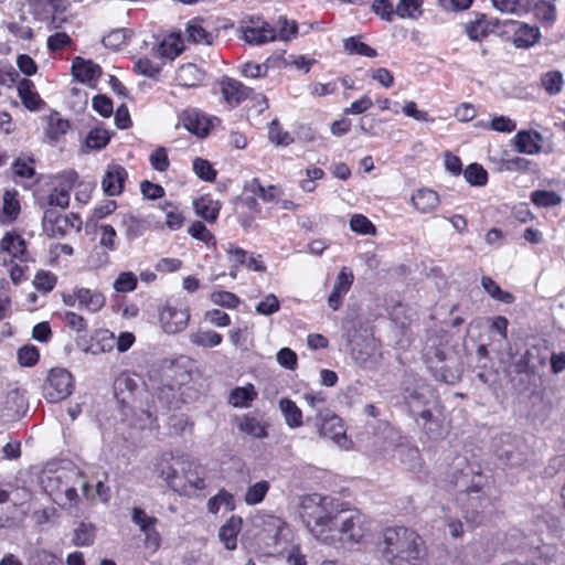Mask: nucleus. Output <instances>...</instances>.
<instances>
[{
  "label": "nucleus",
  "mask_w": 565,
  "mask_h": 565,
  "mask_svg": "<svg viewBox=\"0 0 565 565\" xmlns=\"http://www.w3.org/2000/svg\"><path fill=\"white\" fill-rule=\"evenodd\" d=\"M182 455L174 456L172 452H164L158 459L156 469L159 476L172 489V481L180 477V466L177 463Z\"/></svg>",
  "instance_id": "5701e85b"
},
{
  "label": "nucleus",
  "mask_w": 565,
  "mask_h": 565,
  "mask_svg": "<svg viewBox=\"0 0 565 565\" xmlns=\"http://www.w3.org/2000/svg\"><path fill=\"white\" fill-rule=\"evenodd\" d=\"M377 548L382 565H420L424 541L413 529L390 526L383 530Z\"/></svg>",
  "instance_id": "f03ea898"
},
{
  "label": "nucleus",
  "mask_w": 565,
  "mask_h": 565,
  "mask_svg": "<svg viewBox=\"0 0 565 565\" xmlns=\"http://www.w3.org/2000/svg\"><path fill=\"white\" fill-rule=\"evenodd\" d=\"M531 201L540 207L555 206L562 199L554 191L536 190L531 193Z\"/></svg>",
  "instance_id": "4d7b16f0"
},
{
  "label": "nucleus",
  "mask_w": 565,
  "mask_h": 565,
  "mask_svg": "<svg viewBox=\"0 0 565 565\" xmlns=\"http://www.w3.org/2000/svg\"><path fill=\"white\" fill-rule=\"evenodd\" d=\"M498 25V20L489 21L486 14H479L475 21H471L466 25V33L469 39L479 41L487 38Z\"/></svg>",
  "instance_id": "c756f323"
},
{
  "label": "nucleus",
  "mask_w": 565,
  "mask_h": 565,
  "mask_svg": "<svg viewBox=\"0 0 565 565\" xmlns=\"http://www.w3.org/2000/svg\"><path fill=\"white\" fill-rule=\"evenodd\" d=\"M220 90L224 102L231 107H237L245 102L252 94L253 89L245 86L242 82L224 76L220 81Z\"/></svg>",
  "instance_id": "f8f14e48"
},
{
  "label": "nucleus",
  "mask_w": 565,
  "mask_h": 565,
  "mask_svg": "<svg viewBox=\"0 0 565 565\" xmlns=\"http://www.w3.org/2000/svg\"><path fill=\"white\" fill-rule=\"evenodd\" d=\"M414 207L420 213H429L439 204L437 192L429 189L417 190L412 196Z\"/></svg>",
  "instance_id": "f704fd0d"
},
{
  "label": "nucleus",
  "mask_w": 565,
  "mask_h": 565,
  "mask_svg": "<svg viewBox=\"0 0 565 565\" xmlns=\"http://www.w3.org/2000/svg\"><path fill=\"white\" fill-rule=\"evenodd\" d=\"M110 137L107 130L102 128L92 129L86 137V146L90 149L99 150L107 146Z\"/></svg>",
  "instance_id": "e2e57ef3"
},
{
  "label": "nucleus",
  "mask_w": 565,
  "mask_h": 565,
  "mask_svg": "<svg viewBox=\"0 0 565 565\" xmlns=\"http://www.w3.org/2000/svg\"><path fill=\"white\" fill-rule=\"evenodd\" d=\"M72 74L76 81L84 84H92L100 77L102 68L92 61L75 57L72 65Z\"/></svg>",
  "instance_id": "4be33fe9"
},
{
  "label": "nucleus",
  "mask_w": 565,
  "mask_h": 565,
  "mask_svg": "<svg viewBox=\"0 0 565 565\" xmlns=\"http://www.w3.org/2000/svg\"><path fill=\"white\" fill-rule=\"evenodd\" d=\"M502 24L504 26H514L512 43L516 49H530L534 46L541 39V31L536 25H531L529 23L514 20H504Z\"/></svg>",
  "instance_id": "9b49d317"
},
{
  "label": "nucleus",
  "mask_w": 565,
  "mask_h": 565,
  "mask_svg": "<svg viewBox=\"0 0 565 565\" xmlns=\"http://www.w3.org/2000/svg\"><path fill=\"white\" fill-rule=\"evenodd\" d=\"M0 252L7 253L21 263H28L31 259L25 239L15 231H8L2 236Z\"/></svg>",
  "instance_id": "4468645a"
},
{
  "label": "nucleus",
  "mask_w": 565,
  "mask_h": 565,
  "mask_svg": "<svg viewBox=\"0 0 565 565\" xmlns=\"http://www.w3.org/2000/svg\"><path fill=\"white\" fill-rule=\"evenodd\" d=\"M120 225L124 228L126 238L130 242L142 236L148 228L146 220L132 214H125Z\"/></svg>",
  "instance_id": "e433bc0d"
},
{
  "label": "nucleus",
  "mask_w": 565,
  "mask_h": 565,
  "mask_svg": "<svg viewBox=\"0 0 565 565\" xmlns=\"http://www.w3.org/2000/svg\"><path fill=\"white\" fill-rule=\"evenodd\" d=\"M180 466V477L172 481V490L186 497L204 490L205 478L202 476L201 467L189 456L182 455L177 462Z\"/></svg>",
  "instance_id": "7ed1b4c3"
},
{
  "label": "nucleus",
  "mask_w": 565,
  "mask_h": 565,
  "mask_svg": "<svg viewBox=\"0 0 565 565\" xmlns=\"http://www.w3.org/2000/svg\"><path fill=\"white\" fill-rule=\"evenodd\" d=\"M242 39L253 45H262L277 40V30L268 22L250 19V24L241 26Z\"/></svg>",
  "instance_id": "9d476101"
},
{
  "label": "nucleus",
  "mask_w": 565,
  "mask_h": 565,
  "mask_svg": "<svg viewBox=\"0 0 565 565\" xmlns=\"http://www.w3.org/2000/svg\"><path fill=\"white\" fill-rule=\"evenodd\" d=\"M484 290L494 299L510 303L513 296L510 292L503 291L499 285L490 277H482L481 280Z\"/></svg>",
  "instance_id": "0e129e2a"
},
{
  "label": "nucleus",
  "mask_w": 565,
  "mask_h": 565,
  "mask_svg": "<svg viewBox=\"0 0 565 565\" xmlns=\"http://www.w3.org/2000/svg\"><path fill=\"white\" fill-rule=\"evenodd\" d=\"M161 209L164 212L166 225L168 228L171 231H178L183 226L184 216L178 205L171 202H166L161 205Z\"/></svg>",
  "instance_id": "a18cd8bd"
},
{
  "label": "nucleus",
  "mask_w": 565,
  "mask_h": 565,
  "mask_svg": "<svg viewBox=\"0 0 565 565\" xmlns=\"http://www.w3.org/2000/svg\"><path fill=\"white\" fill-rule=\"evenodd\" d=\"M137 276L132 271H122L115 279L113 287L118 292H130L137 288Z\"/></svg>",
  "instance_id": "680f3d73"
},
{
  "label": "nucleus",
  "mask_w": 565,
  "mask_h": 565,
  "mask_svg": "<svg viewBox=\"0 0 565 565\" xmlns=\"http://www.w3.org/2000/svg\"><path fill=\"white\" fill-rule=\"evenodd\" d=\"M238 428L243 433L256 438H264L267 436L266 425L258 418L250 415H245L242 417L238 424Z\"/></svg>",
  "instance_id": "c03bdc74"
},
{
  "label": "nucleus",
  "mask_w": 565,
  "mask_h": 565,
  "mask_svg": "<svg viewBox=\"0 0 565 565\" xmlns=\"http://www.w3.org/2000/svg\"><path fill=\"white\" fill-rule=\"evenodd\" d=\"M195 213L209 223H214L220 214L221 205L211 195H202L193 202Z\"/></svg>",
  "instance_id": "2f4dec72"
},
{
  "label": "nucleus",
  "mask_w": 565,
  "mask_h": 565,
  "mask_svg": "<svg viewBox=\"0 0 565 565\" xmlns=\"http://www.w3.org/2000/svg\"><path fill=\"white\" fill-rule=\"evenodd\" d=\"M188 40L198 44H211L212 33L207 32L199 21H191L186 26Z\"/></svg>",
  "instance_id": "8fccbe9b"
},
{
  "label": "nucleus",
  "mask_w": 565,
  "mask_h": 565,
  "mask_svg": "<svg viewBox=\"0 0 565 565\" xmlns=\"http://www.w3.org/2000/svg\"><path fill=\"white\" fill-rule=\"evenodd\" d=\"M188 233L195 239L204 243L206 246H215L216 238L212 232L200 221H195L188 228Z\"/></svg>",
  "instance_id": "864d4df0"
},
{
  "label": "nucleus",
  "mask_w": 565,
  "mask_h": 565,
  "mask_svg": "<svg viewBox=\"0 0 565 565\" xmlns=\"http://www.w3.org/2000/svg\"><path fill=\"white\" fill-rule=\"evenodd\" d=\"M262 535L264 540H269L267 544L275 551L285 548V545L292 541L294 531L291 526L281 518L276 515H264L260 519Z\"/></svg>",
  "instance_id": "423d86ee"
},
{
  "label": "nucleus",
  "mask_w": 565,
  "mask_h": 565,
  "mask_svg": "<svg viewBox=\"0 0 565 565\" xmlns=\"http://www.w3.org/2000/svg\"><path fill=\"white\" fill-rule=\"evenodd\" d=\"M422 4L423 0H398L396 6V15L402 19H416L422 13Z\"/></svg>",
  "instance_id": "6e6d98bb"
},
{
  "label": "nucleus",
  "mask_w": 565,
  "mask_h": 565,
  "mask_svg": "<svg viewBox=\"0 0 565 565\" xmlns=\"http://www.w3.org/2000/svg\"><path fill=\"white\" fill-rule=\"evenodd\" d=\"M11 170L14 180L31 179L35 174V161L33 157L22 153L14 159Z\"/></svg>",
  "instance_id": "58836bf2"
},
{
  "label": "nucleus",
  "mask_w": 565,
  "mask_h": 565,
  "mask_svg": "<svg viewBox=\"0 0 565 565\" xmlns=\"http://www.w3.org/2000/svg\"><path fill=\"white\" fill-rule=\"evenodd\" d=\"M257 391L253 384L237 386L228 395V403L236 408H247L257 398Z\"/></svg>",
  "instance_id": "473e14b6"
},
{
  "label": "nucleus",
  "mask_w": 565,
  "mask_h": 565,
  "mask_svg": "<svg viewBox=\"0 0 565 565\" xmlns=\"http://www.w3.org/2000/svg\"><path fill=\"white\" fill-rule=\"evenodd\" d=\"M190 341L198 347L214 348L222 343L223 337L213 330H200L190 335Z\"/></svg>",
  "instance_id": "37998d69"
},
{
  "label": "nucleus",
  "mask_w": 565,
  "mask_h": 565,
  "mask_svg": "<svg viewBox=\"0 0 565 565\" xmlns=\"http://www.w3.org/2000/svg\"><path fill=\"white\" fill-rule=\"evenodd\" d=\"M350 228L361 235H374L376 233L374 224L363 214H354L351 217Z\"/></svg>",
  "instance_id": "bf43d9fd"
},
{
  "label": "nucleus",
  "mask_w": 565,
  "mask_h": 565,
  "mask_svg": "<svg viewBox=\"0 0 565 565\" xmlns=\"http://www.w3.org/2000/svg\"><path fill=\"white\" fill-rule=\"evenodd\" d=\"M190 379V374L188 372H183L181 374L180 381H178L177 385L163 383L158 388V399L168 408H180V406L184 403L182 385Z\"/></svg>",
  "instance_id": "2eb2a0df"
},
{
  "label": "nucleus",
  "mask_w": 565,
  "mask_h": 565,
  "mask_svg": "<svg viewBox=\"0 0 565 565\" xmlns=\"http://www.w3.org/2000/svg\"><path fill=\"white\" fill-rule=\"evenodd\" d=\"M492 6L501 13L522 17L533 8V0H491Z\"/></svg>",
  "instance_id": "72a5a7b5"
},
{
  "label": "nucleus",
  "mask_w": 565,
  "mask_h": 565,
  "mask_svg": "<svg viewBox=\"0 0 565 565\" xmlns=\"http://www.w3.org/2000/svg\"><path fill=\"white\" fill-rule=\"evenodd\" d=\"M515 151L525 154H537L542 151V135L533 129L520 130L512 139Z\"/></svg>",
  "instance_id": "f3484780"
},
{
  "label": "nucleus",
  "mask_w": 565,
  "mask_h": 565,
  "mask_svg": "<svg viewBox=\"0 0 565 565\" xmlns=\"http://www.w3.org/2000/svg\"><path fill=\"white\" fill-rule=\"evenodd\" d=\"M419 418L423 420V429L430 439H439L445 434L443 423L438 418H434L433 414L428 409H424L419 413Z\"/></svg>",
  "instance_id": "ea45409f"
},
{
  "label": "nucleus",
  "mask_w": 565,
  "mask_h": 565,
  "mask_svg": "<svg viewBox=\"0 0 565 565\" xmlns=\"http://www.w3.org/2000/svg\"><path fill=\"white\" fill-rule=\"evenodd\" d=\"M278 32L277 39L288 41L295 38L298 33V25L296 21H289L285 17H280L277 21Z\"/></svg>",
  "instance_id": "774afa93"
},
{
  "label": "nucleus",
  "mask_w": 565,
  "mask_h": 565,
  "mask_svg": "<svg viewBox=\"0 0 565 565\" xmlns=\"http://www.w3.org/2000/svg\"><path fill=\"white\" fill-rule=\"evenodd\" d=\"M77 298L79 307L89 312L99 311L106 303L103 292L84 287H77Z\"/></svg>",
  "instance_id": "a878e982"
},
{
  "label": "nucleus",
  "mask_w": 565,
  "mask_h": 565,
  "mask_svg": "<svg viewBox=\"0 0 565 565\" xmlns=\"http://www.w3.org/2000/svg\"><path fill=\"white\" fill-rule=\"evenodd\" d=\"M95 539V527L92 524L82 523L74 531L73 543L76 546L92 545Z\"/></svg>",
  "instance_id": "052dcab7"
},
{
  "label": "nucleus",
  "mask_w": 565,
  "mask_h": 565,
  "mask_svg": "<svg viewBox=\"0 0 565 565\" xmlns=\"http://www.w3.org/2000/svg\"><path fill=\"white\" fill-rule=\"evenodd\" d=\"M354 276L351 269L343 267L337 276L333 289L328 297V305L332 310H338L342 306L345 295L349 292Z\"/></svg>",
  "instance_id": "dca6fc26"
},
{
  "label": "nucleus",
  "mask_w": 565,
  "mask_h": 565,
  "mask_svg": "<svg viewBox=\"0 0 565 565\" xmlns=\"http://www.w3.org/2000/svg\"><path fill=\"white\" fill-rule=\"evenodd\" d=\"M127 177L128 173L124 167L119 164L108 166L102 180L104 192L109 196L119 195L124 190Z\"/></svg>",
  "instance_id": "a211bd4d"
},
{
  "label": "nucleus",
  "mask_w": 565,
  "mask_h": 565,
  "mask_svg": "<svg viewBox=\"0 0 565 565\" xmlns=\"http://www.w3.org/2000/svg\"><path fill=\"white\" fill-rule=\"evenodd\" d=\"M18 94L24 107L29 110H39L44 105V102L34 88L33 82L28 78L19 82Z\"/></svg>",
  "instance_id": "393cba45"
},
{
  "label": "nucleus",
  "mask_w": 565,
  "mask_h": 565,
  "mask_svg": "<svg viewBox=\"0 0 565 565\" xmlns=\"http://www.w3.org/2000/svg\"><path fill=\"white\" fill-rule=\"evenodd\" d=\"M222 507H224L226 511H233L235 509L234 495L225 489H221L207 501V511L210 513L216 514Z\"/></svg>",
  "instance_id": "79ce46f5"
},
{
  "label": "nucleus",
  "mask_w": 565,
  "mask_h": 565,
  "mask_svg": "<svg viewBox=\"0 0 565 565\" xmlns=\"http://www.w3.org/2000/svg\"><path fill=\"white\" fill-rule=\"evenodd\" d=\"M243 194H253L262 201L269 203L279 199L282 195V190L275 184L264 186L258 178H253L245 181Z\"/></svg>",
  "instance_id": "aec40b11"
},
{
  "label": "nucleus",
  "mask_w": 565,
  "mask_h": 565,
  "mask_svg": "<svg viewBox=\"0 0 565 565\" xmlns=\"http://www.w3.org/2000/svg\"><path fill=\"white\" fill-rule=\"evenodd\" d=\"M190 321V310L180 300H168L159 309V322L169 334L183 331Z\"/></svg>",
  "instance_id": "39448f33"
},
{
  "label": "nucleus",
  "mask_w": 565,
  "mask_h": 565,
  "mask_svg": "<svg viewBox=\"0 0 565 565\" xmlns=\"http://www.w3.org/2000/svg\"><path fill=\"white\" fill-rule=\"evenodd\" d=\"M279 409L285 418V422L289 428H299L303 425L302 411L297 404L287 397L279 401Z\"/></svg>",
  "instance_id": "c9c22d12"
},
{
  "label": "nucleus",
  "mask_w": 565,
  "mask_h": 565,
  "mask_svg": "<svg viewBox=\"0 0 565 565\" xmlns=\"http://www.w3.org/2000/svg\"><path fill=\"white\" fill-rule=\"evenodd\" d=\"M466 181L473 186H483L488 182V172L479 163L469 164L463 171Z\"/></svg>",
  "instance_id": "3c124183"
},
{
  "label": "nucleus",
  "mask_w": 565,
  "mask_h": 565,
  "mask_svg": "<svg viewBox=\"0 0 565 565\" xmlns=\"http://www.w3.org/2000/svg\"><path fill=\"white\" fill-rule=\"evenodd\" d=\"M193 171L200 179L207 181V182H212L216 178V171L213 169L210 161L202 159V158L194 159Z\"/></svg>",
  "instance_id": "69168bd1"
},
{
  "label": "nucleus",
  "mask_w": 565,
  "mask_h": 565,
  "mask_svg": "<svg viewBox=\"0 0 565 565\" xmlns=\"http://www.w3.org/2000/svg\"><path fill=\"white\" fill-rule=\"evenodd\" d=\"M77 173L75 171L63 172L55 178L54 188L47 195V203L50 206H57L65 209L70 204L71 191L73 190L76 181Z\"/></svg>",
  "instance_id": "1a4fd4ad"
},
{
  "label": "nucleus",
  "mask_w": 565,
  "mask_h": 565,
  "mask_svg": "<svg viewBox=\"0 0 565 565\" xmlns=\"http://www.w3.org/2000/svg\"><path fill=\"white\" fill-rule=\"evenodd\" d=\"M57 282V277L55 274L46 270H40L36 273L33 285L36 290L42 291L44 294L50 292L54 289Z\"/></svg>",
  "instance_id": "13d9d810"
},
{
  "label": "nucleus",
  "mask_w": 565,
  "mask_h": 565,
  "mask_svg": "<svg viewBox=\"0 0 565 565\" xmlns=\"http://www.w3.org/2000/svg\"><path fill=\"white\" fill-rule=\"evenodd\" d=\"M116 344V338L113 332L107 329H99L94 332L90 344L85 350L92 354H100L113 351Z\"/></svg>",
  "instance_id": "b1692460"
},
{
  "label": "nucleus",
  "mask_w": 565,
  "mask_h": 565,
  "mask_svg": "<svg viewBox=\"0 0 565 565\" xmlns=\"http://www.w3.org/2000/svg\"><path fill=\"white\" fill-rule=\"evenodd\" d=\"M539 86L544 89L550 96L559 94L564 86V78L562 72L557 70L547 71L542 73L539 79Z\"/></svg>",
  "instance_id": "4c0bfd02"
},
{
  "label": "nucleus",
  "mask_w": 565,
  "mask_h": 565,
  "mask_svg": "<svg viewBox=\"0 0 565 565\" xmlns=\"http://www.w3.org/2000/svg\"><path fill=\"white\" fill-rule=\"evenodd\" d=\"M270 484L266 480L249 486L245 492L244 501L247 505L259 504L268 493Z\"/></svg>",
  "instance_id": "49530a36"
},
{
  "label": "nucleus",
  "mask_w": 565,
  "mask_h": 565,
  "mask_svg": "<svg viewBox=\"0 0 565 565\" xmlns=\"http://www.w3.org/2000/svg\"><path fill=\"white\" fill-rule=\"evenodd\" d=\"M203 79L204 72L192 63L181 65L175 74V81L182 87H196Z\"/></svg>",
  "instance_id": "bb28decb"
},
{
  "label": "nucleus",
  "mask_w": 565,
  "mask_h": 565,
  "mask_svg": "<svg viewBox=\"0 0 565 565\" xmlns=\"http://www.w3.org/2000/svg\"><path fill=\"white\" fill-rule=\"evenodd\" d=\"M21 213L20 194L15 189L6 190L0 207V222L11 224Z\"/></svg>",
  "instance_id": "6ab92c4d"
},
{
  "label": "nucleus",
  "mask_w": 565,
  "mask_h": 565,
  "mask_svg": "<svg viewBox=\"0 0 565 565\" xmlns=\"http://www.w3.org/2000/svg\"><path fill=\"white\" fill-rule=\"evenodd\" d=\"M343 46L349 54H358L367 57H375L377 55V52L373 47L360 41L355 36L344 40Z\"/></svg>",
  "instance_id": "603ef678"
},
{
  "label": "nucleus",
  "mask_w": 565,
  "mask_h": 565,
  "mask_svg": "<svg viewBox=\"0 0 565 565\" xmlns=\"http://www.w3.org/2000/svg\"><path fill=\"white\" fill-rule=\"evenodd\" d=\"M210 299L214 305L226 309H235L241 303L239 298L234 292L226 290L213 291Z\"/></svg>",
  "instance_id": "5fc2aeb1"
},
{
  "label": "nucleus",
  "mask_w": 565,
  "mask_h": 565,
  "mask_svg": "<svg viewBox=\"0 0 565 565\" xmlns=\"http://www.w3.org/2000/svg\"><path fill=\"white\" fill-rule=\"evenodd\" d=\"M42 226L44 233L51 238L64 237L73 227L81 230L79 217L75 214L63 215L56 210L47 209L44 212Z\"/></svg>",
  "instance_id": "0eeeda50"
},
{
  "label": "nucleus",
  "mask_w": 565,
  "mask_h": 565,
  "mask_svg": "<svg viewBox=\"0 0 565 565\" xmlns=\"http://www.w3.org/2000/svg\"><path fill=\"white\" fill-rule=\"evenodd\" d=\"M184 50L183 39L180 34L171 33L163 38L156 49V54L160 57L174 60Z\"/></svg>",
  "instance_id": "cd10ccee"
},
{
  "label": "nucleus",
  "mask_w": 565,
  "mask_h": 565,
  "mask_svg": "<svg viewBox=\"0 0 565 565\" xmlns=\"http://www.w3.org/2000/svg\"><path fill=\"white\" fill-rule=\"evenodd\" d=\"M67 119L62 118L60 113L53 111L46 118L45 136L51 142L58 141L70 129Z\"/></svg>",
  "instance_id": "7c9ffc66"
},
{
  "label": "nucleus",
  "mask_w": 565,
  "mask_h": 565,
  "mask_svg": "<svg viewBox=\"0 0 565 565\" xmlns=\"http://www.w3.org/2000/svg\"><path fill=\"white\" fill-rule=\"evenodd\" d=\"M73 390V376L65 369H52L44 385V396L50 403H57Z\"/></svg>",
  "instance_id": "6e6552de"
},
{
  "label": "nucleus",
  "mask_w": 565,
  "mask_h": 565,
  "mask_svg": "<svg viewBox=\"0 0 565 565\" xmlns=\"http://www.w3.org/2000/svg\"><path fill=\"white\" fill-rule=\"evenodd\" d=\"M268 139L276 146L287 147L294 142V137L284 130L278 121L274 119L268 126Z\"/></svg>",
  "instance_id": "de8ad7c7"
},
{
  "label": "nucleus",
  "mask_w": 565,
  "mask_h": 565,
  "mask_svg": "<svg viewBox=\"0 0 565 565\" xmlns=\"http://www.w3.org/2000/svg\"><path fill=\"white\" fill-rule=\"evenodd\" d=\"M137 388L138 383L128 374H120L115 380V394L121 403H128V395H132Z\"/></svg>",
  "instance_id": "a19ab883"
},
{
  "label": "nucleus",
  "mask_w": 565,
  "mask_h": 565,
  "mask_svg": "<svg viewBox=\"0 0 565 565\" xmlns=\"http://www.w3.org/2000/svg\"><path fill=\"white\" fill-rule=\"evenodd\" d=\"M243 520L239 516L232 515L218 532L220 540L227 550H235L237 546V535L242 530Z\"/></svg>",
  "instance_id": "c85d7f7f"
},
{
  "label": "nucleus",
  "mask_w": 565,
  "mask_h": 565,
  "mask_svg": "<svg viewBox=\"0 0 565 565\" xmlns=\"http://www.w3.org/2000/svg\"><path fill=\"white\" fill-rule=\"evenodd\" d=\"M300 516L310 534L320 543L340 547L362 544L370 534V522L360 512H350L341 500L309 494L301 501Z\"/></svg>",
  "instance_id": "f257e3e1"
},
{
  "label": "nucleus",
  "mask_w": 565,
  "mask_h": 565,
  "mask_svg": "<svg viewBox=\"0 0 565 565\" xmlns=\"http://www.w3.org/2000/svg\"><path fill=\"white\" fill-rule=\"evenodd\" d=\"M535 18L544 23V24H553L556 20V8L550 1L540 0L539 2H533V8Z\"/></svg>",
  "instance_id": "09e8293b"
},
{
  "label": "nucleus",
  "mask_w": 565,
  "mask_h": 565,
  "mask_svg": "<svg viewBox=\"0 0 565 565\" xmlns=\"http://www.w3.org/2000/svg\"><path fill=\"white\" fill-rule=\"evenodd\" d=\"M310 420H313L320 437L330 438L341 448H350L351 441L345 434L343 422L331 409H318L313 418H308V422Z\"/></svg>",
  "instance_id": "20e7f679"
},
{
  "label": "nucleus",
  "mask_w": 565,
  "mask_h": 565,
  "mask_svg": "<svg viewBox=\"0 0 565 565\" xmlns=\"http://www.w3.org/2000/svg\"><path fill=\"white\" fill-rule=\"evenodd\" d=\"M151 167L158 172H164L169 169L170 161L168 151L164 147H158L149 157Z\"/></svg>",
  "instance_id": "338daca9"
},
{
  "label": "nucleus",
  "mask_w": 565,
  "mask_h": 565,
  "mask_svg": "<svg viewBox=\"0 0 565 565\" xmlns=\"http://www.w3.org/2000/svg\"><path fill=\"white\" fill-rule=\"evenodd\" d=\"M179 120L186 130L201 138L207 136L212 127L211 119L196 108L184 109Z\"/></svg>",
  "instance_id": "ddd939ff"
},
{
  "label": "nucleus",
  "mask_w": 565,
  "mask_h": 565,
  "mask_svg": "<svg viewBox=\"0 0 565 565\" xmlns=\"http://www.w3.org/2000/svg\"><path fill=\"white\" fill-rule=\"evenodd\" d=\"M131 519L145 533L147 542L157 547L159 545V535L156 531L157 519L149 516L141 508L137 507L132 509Z\"/></svg>",
  "instance_id": "412c9836"
}]
</instances>
